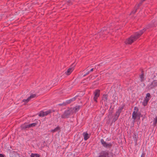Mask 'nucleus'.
<instances>
[{"instance_id": "1", "label": "nucleus", "mask_w": 157, "mask_h": 157, "mask_svg": "<svg viewBox=\"0 0 157 157\" xmlns=\"http://www.w3.org/2000/svg\"><path fill=\"white\" fill-rule=\"evenodd\" d=\"M146 30L144 28L139 32L136 33L134 35L132 36L130 38L128 39L125 42L126 44H130L138 38Z\"/></svg>"}, {"instance_id": "2", "label": "nucleus", "mask_w": 157, "mask_h": 157, "mask_svg": "<svg viewBox=\"0 0 157 157\" xmlns=\"http://www.w3.org/2000/svg\"><path fill=\"white\" fill-rule=\"evenodd\" d=\"M122 109V108L121 107L116 112L114 118L113 120V121L115 122L118 119Z\"/></svg>"}, {"instance_id": "3", "label": "nucleus", "mask_w": 157, "mask_h": 157, "mask_svg": "<svg viewBox=\"0 0 157 157\" xmlns=\"http://www.w3.org/2000/svg\"><path fill=\"white\" fill-rule=\"evenodd\" d=\"M150 94L149 93H147L146 94L145 98L143 103V104L144 106H146L147 105L148 102L150 100Z\"/></svg>"}, {"instance_id": "4", "label": "nucleus", "mask_w": 157, "mask_h": 157, "mask_svg": "<svg viewBox=\"0 0 157 157\" xmlns=\"http://www.w3.org/2000/svg\"><path fill=\"white\" fill-rule=\"evenodd\" d=\"M51 113L50 110H48L45 111H41L39 114V116L40 117H44L48 115Z\"/></svg>"}, {"instance_id": "5", "label": "nucleus", "mask_w": 157, "mask_h": 157, "mask_svg": "<svg viewBox=\"0 0 157 157\" xmlns=\"http://www.w3.org/2000/svg\"><path fill=\"white\" fill-rule=\"evenodd\" d=\"M94 101L97 102V99L99 97L100 95V90H96L94 92Z\"/></svg>"}, {"instance_id": "6", "label": "nucleus", "mask_w": 157, "mask_h": 157, "mask_svg": "<svg viewBox=\"0 0 157 157\" xmlns=\"http://www.w3.org/2000/svg\"><path fill=\"white\" fill-rule=\"evenodd\" d=\"M71 109L65 111L64 113L61 116V117L62 118H66L68 117L69 115L71 113Z\"/></svg>"}, {"instance_id": "7", "label": "nucleus", "mask_w": 157, "mask_h": 157, "mask_svg": "<svg viewBox=\"0 0 157 157\" xmlns=\"http://www.w3.org/2000/svg\"><path fill=\"white\" fill-rule=\"evenodd\" d=\"M74 65H72L71 67L68 69L67 71L65 72L66 75H69L72 72L74 69Z\"/></svg>"}, {"instance_id": "8", "label": "nucleus", "mask_w": 157, "mask_h": 157, "mask_svg": "<svg viewBox=\"0 0 157 157\" xmlns=\"http://www.w3.org/2000/svg\"><path fill=\"white\" fill-rule=\"evenodd\" d=\"M101 142L102 145L106 147H110L111 146V144L110 143L107 144L105 142L104 140L102 139L101 140Z\"/></svg>"}, {"instance_id": "9", "label": "nucleus", "mask_w": 157, "mask_h": 157, "mask_svg": "<svg viewBox=\"0 0 157 157\" xmlns=\"http://www.w3.org/2000/svg\"><path fill=\"white\" fill-rule=\"evenodd\" d=\"M35 97H36V95L35 94H31L26 99L23 100V101L25 103H27L31 99L35 98Z\"/></svg>"}, {"instance_id": "10", "label": "nucleus", "mask_w": 157, "mask_h": 157, "mask_svg": "<svg viewBox=\"0 0 157 157\" xmlns=\"http://www.w3.org/2000/svg\"><path fill=\"white\" fill-rule=\"evenodd\" d=\"M109 154L106 152H103L101 153L100 155L99 156V157H109Z\"/></svg>"}, {"instance_id": "11", "label": "nucleus", "mask_w": 157, "mask_h": 157, "mask_svg": "<svg viewBox=\"0 0 157 157\" xmlns=\"http://www.w3.org/2000/svg\"><path fill=\"white\" fill-rule=\"evenodd\" d=\"M84 136V139L85 140H86L89 138V135L86 132H84L83 133Z\"/></svg>"}, {"instance_id": "12", "label": "nucleus", "mask_w": 157, "mask_h": 157, "mask_svg": "<svg viewBox=\"0 0 157 157\" xmlns=\"http://www.w3.org/2000/svg\"><path fill=\"white\" fill-rule=\"evenodd\" d=\"M137 117H139V118H140V115L137 113H135V114L133 115V113L132 114V118L134 120H135L136 119V118Z\"/></svg>"}, {"instance_id": "13", "label": "nucleus", "mask_w": 157, "mask_h": 157, "mask_svg": "<svg viewBox=\"0 0 157 157\" xmlns=\"http://www.w3.org/2000/svg\"><path fill=\"white\" fill-rule=\"evenodd\" d=\"M21 128L22 129H24L30 127L29 124H24L21 125Z\"/></svg>"}, {"instance_id": "14", "label": "nucleus", "mask_w": 157, "mask_h": 157, "mask_svg": "<svg viewBox=\"0 0 157 157\" xmlns=\"http://www.w3.org/2000/svg\"><path fill=\"white\" fill-rule=\"evenodd\" d=\"M151 85L152 87L156 86H157V80L153 81L151 83Z\"/></svg>"}, {"instance_id": "15", "label": "nucleus", "mask_w": 157, "mask_h": 157, "mask_svg": "<svg viewBox=\"0 0 157 157\" xmlns=\"http://www.w3.org/2000/svg\"><path fill=\"white\" fill-rule=\"evenodd\" d=\"M108 99V96L107 95H103V97L102 101L104 102L106 101Z\"/></svg>"}, {"instance_id": "16", "label": "nucleus", "mask_w": 157, "mask_h": 157, "mask_svg": "<svg viewBox=\"0 0 157 157\" xmlns=\"http://www.w3.org/2000/svg\"><path fill=\"white\" fill-rule=\"evenodd\" d=\"M140 78L141 81L142 82L144 80L145 78L144 76V73H142L140 76Z\"/></svg>"}, {"instance_id": "17", "label": "nucleus", "mask_w": 157, "mask_h": 157, "mask_svg": "<svg viewBox=\"0 0 157 157\" xmlns=\"http://www.w3.org/2000/svg\"><path fill=\"white\" fill-rule=\"evenodd\" d=\"M80 109V106H77L73 108V110L75 112L78 111Z\"/></svg>"}, {"instance_id": "18", "label": "nucleus", "mask_w": 157, "mask_h": 157, "mask_svg": "<svg viewBox=\"0 0 157 157\" xmlns=\"http://www.w3.org/2000/svg\"><path fill=\"white\" fill-rule=\"evenodd\" d=\"M134 111L133 112V115L135 114V113H137L138 109L137 107H135L134 108Z\"/></svg>"}, {"instance_id": "19", "label": "nucleus", "mask_w": 157, "mask_h": 157, "mask_svg": "<svg viewBox=\"0 0 157 157\" xmlns=\"http://www.w3.org/2000/svg\"><path fill=\"white\" fill-rule=\"evenodd\" d=\"M157 123V116L155 117V118L154 119V121L153 123V124L154 126H155L156 124Z\"/></svg>"}, {"instance_id": "20", "label": "nucleus", "mask_w": 157, "mask_h": 157, "mask_svg": "<svg viewBox=\"0 0 157 157\" xmlns=\"http://www.w3.org/2000/svg\"><path fill=\"white\" fill-rule=\"evenodd\" d=\"M36 124L35 123H33L30 124H29V127H33L35 126Z\"/></svg>"}, {"instance_id": "21", "label": "nucleus", "mask_w": 157, "mask_h": 157, "mask_svg": "<svg viewBox=\"0 0 157 157\" xmlns=\"http://www.w3.org/2000/svg\"><path fill=\"white\" fill-rule=\"evenodd\" d=\"M37 154H32L31 155V157H34L36 156V155Z\"/></svg>"}, {"instance_id": "22", "label": "nucleus", "mask_w": 157, "mask_h": 157, "mask_svg": "<svg viewBox=\"0 0 157 157\" xmlns=\"http://www.w3.org/2000/svg\"><path fill=\"white\" fill-rule=\"evenodd\" d=\"M59 127H57L55 129V130L56 132V131H57L59 130Z\"/></svg>"}, {"instance_id": "23", "label": "nucleus", "mask_w": 157, "mask_h": 157, "mask_svg": "<svg viewBox=\"0 0 157 157\" xmlns=\"http://www.w3.org/2000/svg\"><path fill=\"white\" fill-rule=\"evenodd\" d=\"M59 127H57L55 129V130L56 132V131H57L59 130Z\"/></svg>"}, {"instance_id": "24", "label": "nucleus", "mask_w": 157, "mask_h": 157, "mask_svg": "<svg viewBox=\"0 0 157 157\" xmlns=\"http://www.w3.org/2000/svg\"><path fill=\"white\" fill-rule=\"evenodd\" d=\"M145 0H141V2H140V4H138V6H137V7H139V6L140 5H141V4L142 3L143 1H144Z\"/></svg>"}, {"instance_id": "25", "label": "nucleus", "mask_w": 157, "mask_h": 157, "mask_svg": "<svg viewBox=\"0 0 157 157\" xmlns=\"http://www.w3.org/2000/svg\"><path fill=\"white\" fill-rule=\"evenodd\" d=\"M145 156V154L144 153H142V154L141 156V157H144Z\"/></svg>"}, {"instance_id": "26", "label": "nucleus", "mask_w": 157, "mask_h": 157, "mask_svg": "<svg viewBox=\"0 0 157 157\" xmlns=\"http://www.w3.org/2000/svg\"><path fill=\"white\" fill-rule=\"evenodd\" d=\"M137 8L136 7V10L134 11H133L132 12V13H135L136 12V10H137Z\"/></svg>"}, {"instance_id": "27", "label": "nucleus", "mask_w": 157, "mask_h": 157, "mask_svg": "<svg viewBox=\"0 0 157 157\" xmlns=\"http://www.w3.org/2000/svg\"><path fill=\"white\" fill-rule=\"evenodd\" d=\"M51 132H56V131H55V129H52V130H51Z\"/></svg>"}, {"instance_id": "28", "label": "nucleus", "mask_w": 157, "mask_h": 157, "mask_svg": "<svg viewBox=\"0 0 157 157\" xmlns=\"http://www.w3.org/2000/svg\"><path fill=\"white\" fill-rule=\"evenodd\" d=\"M89 72H90V71H88V72H87L84 75V76H85L86 75H87L89 73Z\"/></svg>"}, {"instance_id": "29", "label": "nucleus", "mask_w": 157, "mask_h": 157, "mask_svg": "<svg viewBox=\"0 0 157 157\" xmlns=\"http://www.w3.org/2000/svg\"><path fill=\"white\" fill-rule=\"evenodd\" d=\"M94 69V68H92V69H91L90 70V71H90V72H92V71H93Z\"/></svg>"}, {"instance_id": "30", "label": "nucleus", "mask_w": 157, "mask_h": 157, "mask_svg": "<svg viewBox=\"0 0 157 157\" xmlns=\"http://www.w3.org/2000/svg\"><path fill=\"white\" fill-rule=\"evenodd\" d=\"M0 157H4V156L2 154H0Z\"/></svg>"}, {"instance_id": "31", "label": "nucleus", "mask_w": 157, "mask_h": 157, "mask_svg": "<svg viewBox=\"0 0 157 157\" xmlns=\"http://www.w3.org/2000/svg\"><path fill=\"white\" fill-rule=\"evenodd\" d=\"M35 156H36V157H39V156L37 154H36V155Z\"/></svg>"}]
</instances>
